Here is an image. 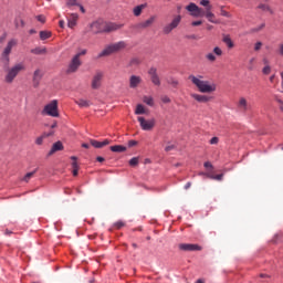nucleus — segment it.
<instances>
[{
  "label": "nucleus",
  "instance_id": "c9c22d12",
  "mask_svg": "<svg viewBox=\"0 0 283 283\" xmlns=\"http://www.w3.org/2000/svg\"><path fill=\"white\" fill-rule=\"evenodd\" d=\"M85 54H87L86 49H81V50L75 54V56H76L77 59H81V56H85Z\"/></svg>",
  "mask_w": 283,
  "mask_h": 283
},
{
  "label": "nucleus",
  "instance_id": "393cba45",
  "mask_svg": "<svg viewBox=\"0 0 283 283\" xmlns=\"http://www.w3.org/2000/svg\"><path fill=\"white\" fill-rule=\"evenodd\" d=\"M76 21H78V14L72 13L71 18L67 20L69 28H76Z\"/></svg>",
  "mask_w": 283,
  "mask_h": 283
},
{
  "label": "nucleus",
  "instance_id": "72a5a7b5",
  "mask_svg": "<svg viewBox=\"0 0 283 283\" xmlns=\"http://www.w3.org/2000/svg\"><path fill=\"white\" fill-rule=\"evenodd\" d=\"M220 14H221V17H226L227 19H231V13H229V11L224 10V7L220 8Z\"/></svg>",
  "mask_w": 283,
  "mask_h": 283
},
{
  "label": "nucleus",
  "instance_id": "f8f14e48",
  "mask_svg": "<svg viewBox=\"0 0 283 283\" xmlns=\"http://www.w3.org/2000/svg\"><path fill=\"white\" fill-rule=\"evenodd\" d=\"M180 251H201L202 248L193 243H181L179 244Z\"/></svg>",
  "mask_w": 283,
  "mask_h": 283
},
{
  "label": "nucleus",
  "instance_id": "f704fd0d",
  "mask_svg": "<svg viewBox=\"0 0 283 283\" xmlns=\"http://www.w3.org/2000/svg\"><path fill=\"white\" fill-rule=\"evenodd\" d=\"M262 74H264L265 76H269V74H271V65H265L262 69Z\"/></svg>",
  "mask_w": 283,
  "mask_h": 283
},
{
  "label": "nucleus",
  "instance_id": "bb28decb",
  "mask_svg": "<svg viewBox=\"0 0 283 283\" xmlns=\"http://www.w3.org/2000/svg\"><path fill=\"white\" fill-rule=\"evenodd\" d=\"M146 7H147V4H139V6L135 7L133 9V14L135 17H140V14H143V10H145Z\"/></svg>",
  "mask_w": 283,
  "mask_h": 283
},
{
  "label": "nucleus",
  "instance_id": "774afa93",
  "mask_svg": "<svg viewBox=\"0 0 283 283\" xmlns=\"http://www.w3.org/2000/svg\"><path fill=\"white\" fill-rule=\"evenodd\" d=\"M60 28H65V21L63 20L60 21Z\"/></svg>",
  "mask_w": 283,
  "mask_h": 283
},
{
  "label": "nucleus",
  "instance_id": "5fc2aeb1",
  "mask_svg": "<svg viewBox=\"0 0 283 283\" xmlns=\"http://www.w3.org/2000/svg\"><path fill=\"white\" fill-rule=\"evenodd\" d=\"M203 167H206V169H213V165H211V163H209V161H206L203 164Z\"/></svg>",
  "mask_w": 283,
  "mask_h": 283
},
{
  "label": "nucleus",
  "instance_id": "a878e982",
  "mask_svg": "<svg viewBox=\"0 0 283 283\" xmlns=\"http://www.w3.org/2000/svg\"><path fill=\"white\" fill-rule=\"evenodd\" d=\"M111 151H114L115 154H123V151H127V147L123 145L111 146Z\"/></svg>",
  "mask_w": 283,
  "mask_h": 283
},
{
  "label": "nucleus",
  "instance_id": "20e7f679",
  "mask_svg": "<svg viewBox=\"0 0 283 283\" xmlns=\"http://www.w3.org/2000/svg\"><path fill=\"white\" fill-rule=\"evenodd\" d=\"M19 45V40L15 38H11L8 40L6 46L3 48L0 56L1 63L4 65H10V54H12V50Z\"/></svg>",
  "mask_w": 283,
  "mask_h": 283
},
{
  "label": "nucleus",
  "instance_id": "c03bdc74",
  "mask_svg": "<svg viewBox=\"0 0 283 283\" xmlns=\"http://www.w3.org/2000/svg\"><path fill=\"white\" fill-rule=\"evenodd\" d=\"M43 140H45V137H43V135H41L40 137H38L35 139V145H43Z\"/></svg>",
  "mask_w": 283,
  "mask_h": 283
},
{
  "label": "nucleus",
  "instance_id": "4c0bfd02",
  "mask_svg": "<svg viewBox=\"0 0 283 283\" xmlns=\"http://www.w3.org/2000/svg\"><path fill=\"white\" fill-rule=\"evenodd\" d=\"M209 178H211V180H222V178H224V175L223 174H220V175H210Z\"/></svg>",
  "mask_w": 283,
  "mask_h": 283
},
{
  "label": "nucleus",
  "instance_id": "412c9836",
  "mask_svg": "<svg viewBox=\"0 0 283 283\" xmlns=\"http://www.w3.org/2000/svg\"><path fill=\"white\" fill-rule=\"evenodd\" d=\"M91 145H92L93 147H95V149H101V148H103V147L109 145V142H108V139H105L104 142H98V140H96V139H92V140H91Z\"/></svg>",
  "mask_w": 283,
  "mask_h": 283
},
{
  "label": "nucleus",
  "instance_id": "ddd939ff",
  "mask_svg": "<svg viewBox=\"0 0 283 283\" xmlns=\"http://www.w3.org/2000/svg\"><path fill=\"white\" fill-rule=\"evenodd\" d=\"M90 28L93 34H99V32H105V29H103V24L99 21L91 23Z\"/></svg>",
  "mask_w": 283,
  "mask_h": 283
},
{
  "label": "nucleus",
  "instance_id": "9b49d317",
  "mask_svg": "<svg viewBox=\"0 0 283 283\" xmlns=\"http://www.w3.org/2000/svg\"><path fill=\"white\" fill-rule=\"evenodd\" d=\"M148 74L150 76L153 85H157L158 87H160V76H158V70L156 67H150L148 70Z\"/></svg>",
  "mask_w": 283,
  "mask_h": 283
},
{
  "label": "nucleus",
  "instance_id": "e2e57ef3",
  "mask_svg": "<svg viewBox=\"0 0 283 283\" xmlns=\"http://www.w3.org/2000/svg\"><path fill=\"white\" fill-rule=\"evenodd\" d=\"M96 160H97V163H105V158L104 157H97Z\"/></svg>",
  "mask_w": 283,
  "mask_h": 283
},
{
  "label": "nucleus",
  "instance_id": "338daca9",
  "mask_svg": "<svg viewBox=\"0 0 283 283\" xmlns=\"http://www.w3.org/2000/svg\"><path fill=\"white\" fill-rule=\"evenodd\" d=\"M191 188V182H187L186 185H185V189H190Z\"/></svg>",
  "mask_w": 283,
  "mask_h": 283
},
{
  "label": "nucleus",
  "instance_id": "7ed1b4c3",
  "mask_svg": "<svg viewBox=\"0 0 283 283\" xmlns=\"http://www.w3.org/2000/svg\"><path fill=\"white\" fill-rule=\"evenodd\" d=\"M24 70L25 64L23 62L13 64L12 66L6 70L4 82L9 85L14 83V78H17L19 74H21V72H24Z\"/></svg>",
  "mask_w": 283,
  "mask_h": 283
},
{
  "label": "nucleus",
  "instance_id": "7c9ffc66",
  "mask_svg": "<svg viewBox=\"0 0 283 283\" xmlns=\"http://www.w3.org/2000/svg\"><path fill=\"white\" fill-rule=\"evenodd\" d=\"M143 103H145L149 107H154V97L146 95L143 97Z\"/></svg>",
  "mask_w": 283,
  "mask_h": 283
},
{
  "label": "nucleus",
  "instance_id": "680f3d73",
  "mask_svg": "<svg viewBox=\"0 0 283 283\" xmlns=\"http://www.w3.org/2000/svg\"><path fill=\"white\" fill-rule=\"evenodd\" d=\"M281 76V87H282V93H283V72L280 73Z\"/></svg>",
  "mask_w": 283,
  "mask_h": 283
},
{
  "label": "nucleus",
  "instance_id": "a18cd8bd",
  "mask_svg": "<svg viewBox=\"0 0 283 283\" xmlns=\"http://www.w3.org/2000/svg\"><path fill=\"white\" fill-rule=\"evenodd\" d=\"M209 3H210L209 0H201V1H200V6H203V8H207V9H208V8H211V7L209 6Z\"/></svg>",
  "mask_w": 283,
  "mask_h": 283
},
{
  "label": "nucleus",
  "instance_id": "9d476101",
  "mask_svg": "<svg viewBox=\"0 0 283 283\" xmlns=\"http://www.w3.org/2000/svg\"><path fill=\"white\" fill-rule=\"evenodd\" d=\"M180 21H182L181 15L175 17L169 24L164 27V34H171V31L176 30V28H178V25H180Z\"/></svg>",
  "mask_w": 283,
  "mask_h": 283
},
{
  "label": "nucleus",
  "instance_id": "37998d69",
  "mask_svg": "<svg viewBox=\"0 0 283 283\" xmlns=\"http://www.w3.org/2000/svg\"><path fill=\"white\" fill-rule=\"evenodd\" d=\"M66 6L72 8V6H78V2H76V0H66Z\"/></svg>",
  "mask_w": 283,
  "mask_h": 283
},
{
  "label": "nucleus",
  "instance_id": "8fccbe9b",
  "mask_svg": "<svg viewBox=\"0 0 283 283\" xmlns=\"http://www.w3.org/2000/svg\"><path fill=\"white\" fill-rule=\"evenodd\" d=\"M219 142H220V139L218 137H212L210 139V145H218Z\"/></svg>",
  "mask_w": 283,
  "mask_h": 283
},
{
  "label": "nucleus",
  "instance_id": "e433bc0d",
  "mask_svg": "<svg viewBox=\"0 0 283 283\" xmlns=\"http://www.w3.org/2000/svg\"><path fill=\"white\" fill-rule=\"evenodd\" d=\"M168 83L169 85H172V87H177L178 85V80L174 78V77H169L168 78Z\"/></svg>",
  "mask_w": 283,
  "mask_h": 283
},
{
  "label": "nucleus",
  "instance_id": "dca6fc26",
  "mask_svg": "<svg viewBox=\"0 0 283 283\" xmlns=\"http://www.w3.org/2000/svg\"><path fill=\"white\" fill-rule=\"evenodd\" d=\"M143 78H140V76L137 75H132L129 78V87L132 90H136V87H138V85H140Z\"/></svg>",
  "mask_w": 283,
  "mask_h": 283
},
{
  "label": "nucleus",
  "instance_id": "bf43d9fd",
  "mask_svg": "<svg viewBox=\"0 0 283 283\" xmlns=\"http://www.w3.org/2000/svg\"><path fill=\"white\" fill-rule=\"evenodd\" d=\"M279 54L280 56H283V43L279 46Z\"/></svg>",
  "mask_w": 283,
  "mask_h": 283
},
{
  "label": "nucleus",
  "instance_id": "39448f33",
  "mask_svg": "<svg viewBox=\"0 0 283 283\" xmlns=\"http://www.w3.org/2000/svg\"><path fill=\"white\" fill-rule=\"evenodd\" d=\"M43 116H51L52 118H59V101L52 99L42 109Z\"/></svg>",
  "mask_w": 283,
  "mask_h": 283
},
{
  "label": "nucleus",
  "instance_id": "13d9d810",
  "mask_svg": "<svg viewBox=\"0 0 283 283\" xmlns=\"http://www.w3.org/2000/svg\"><path fill=\"white\" fill-rule=\"evenodd\" d=\"M138 143L136 140H129L128 142V147H134L136 146Z\"/></svg>",
  "mask_w": 283,
  "mask_h": 283
},
{
  "label": "nucleus",
  "instance_id": "0eeeda50",
  "mask_svg": "<svg viewBox=\"0 0 283 283\" xmlns=\"http://www.w3.org/2000/svg\"><path fill=\"white\" fill-rule=\"evenodd\" d=\"M137 120L139 123L140 128L144 132H151L154 127H156V119L150 118V119H145V117H137Z\"/></svg>",
  "mask_w": 283,
  "mask_h": 283
},
{
  "label": "nucleus",
  "instance_id": "ea45409f",
  "mask_svg": "<svg viewBox=\"0 0 283 283\" xmlns=\"http://www.w3.org/2000/svg\"><path fill=\"white\" fill-rule=\"evenodd\" d=\"M71 160H73V163H72L73 169H78V163H76V160H77L76 156H72Z\"/></svg>",
  "mask_w": 283,
  "mask_h": 283
},
{
  "label": "nucleus",
  "instance_id": "6ab92c4d",
  "mask_svg": "<svg viewBox=\"0 0 283 283\" xmlns=\"http://www.w3.org/2000/svg\"><path fill=\"white\" fill-rule=\"evenodd\" d=\"M41 78H43V73L41 72V70L38 69L33 73L34 87H39V83H41Z\"/></svg>",
  "mask_w": 283,
  "mask_h": 283
},
{
  "label": "nucleus",
  "instance_id": "f257e3e1",
  "mask_svg": "<svg viewBox=\"0 0 283 283\" xmlns=\"http://www.w3.org/2000/svg\"><path fill=\"white\" fill-rule=\"evenodd\" d=\"M188 78L197 86L201 94H212V92L218 90V85H216V83L202 80V75H189Z\"/></svg>",
  "mask_w": 283,
  "mask_h": 283
},
{
  "label": "nucleus",
  "instance_id": "052dcab7",
  "mask_svg": "<svg viewBox=\"0 0 283 283\" xmlns=\"http://www.w3.org/2000/svg\"><path fill=\"white\" fill-rule=\"evenodd\" d=\"M7 36H8L7 33L2 34V35L0 36V43H3V41H6V38H7Z\"/></svg>",
  "mask_w": 283,
  "mask_h": 283
},
{
  "label": "nucleus",
  "instance_id": "cd10ccee",
  "mask_svg": "<svg viewBox=\"0 0 283 283\" xmlns=\"http://www.w3.org/2000/svg\"><path fill=\"white\" fill-rule=\"evenodd\" d=\"M75 103H76V105H78V107H90V105H92L91 101L83 99V98L75 101Z\"/></svg>",
  "mask_w": 283,
  "mask_h": 283
},
{
  "label": "nucleus",
  "instance_id": "58836bf2",
  "mask_svg": "<svg viewBox=\"0 0 283 283\" xmlns=\"http://www.w3.org/2000/svg\"><path fill=\"white\" fill-rule=\"evenodd\" d=\"M213 54H216V56H222V49H220V46H216L213 49Z\"/></svg>",
  "mask_w": 283,
  "mask_h": 283
},
{
  "label": "nucleus",
  "instance_id": "c85d7f7f",
  "mask_svg": "<svg viewBox=\"0 0 283 283\" xmlns=\"http://www.w3.org/2000/svg\"><path fill=\"white\" fill-rule=\"evenodd\" d=\"M31 54H36V55L48 54V49L38 46V48L31 50Z\"/></svg>",
  "mask_w": 283,
  "mask_h": 283
},
{
  "label": "nucleus",
  "instance_id": "b1692460",
  "mask_svg": "<svg viewBox=\"0 0 283 283\" xmlns=\"http://www.w3.org/2000/svg\"><path fill=\"white\" fill-rule=\"evenodd\" d=\"M222 41L227 45V48H229V50L235 46V44L233 43V40H231V35L229 34H223Z\"/></svg>",
  "mask_w": 283,
  "mask_h": 283
},
{
  "label": "nucleus",
  "instance_id": "423d86ee",
  "mask_svg": "<svg viewBox=\"0 0 283 283\" xmlns=\"http://www.w3.org/2000/svg\"><path fill=\"white\" fill-rule=\"evenodd\" d=\"M186 10L190 13V17H193L195 19L205 17V9L198 7V4L190 2Z\"/></svg>",
  "mask_w": 283,
  "mask_h": 283
},
{
  "label": "nucleus",
  "instance_id": "4468645a",
  "mask_svg": "<svg viewBox=\"0 0 283 283\" xmlns=\"http://www.w3.org/2000/svg\"><path fill=\"white\" fill-rule=\"evenodd\" d=\"M203 17H206V19H208L209 23H214V24L220 23V20H216V14L213 12H211V7H208Z\"/></svg>",
  "mask_w": 283,
  "mask_h": 283
},
{
  "label": "nucleus",
  "instance_id": "69168bd1",
  "mask_svg": "<svg viewBox=\"0 0 283 283\" xmlns=\"http://www.w3.org/2000/svg\"><path fill=\"white\" fill-rule=\"evenodd\" d=\"M275 81V74L270 76V83H273Z\"/></svg>",
  "mask_w": 283,
  "mask_h": 283
},
{
  "label": "nucleus",
  "instance_id": "a211bd4d",
  "mask_svg": "<svg viewBox=\"0 0 283 283\" xmlns=\"http://www.w3.org/2000/svg\"><path fill=\"white\" fill-rule=\"evenodd\" d=\"M155 21H156V17H150L148 20H146L144 22H139L137 24V28L139 30H145V28H149Z\"/></svg>",
  "mask_w": 283,
  "mask_h": 283
},
{
  "label": "nucleus",
  "instance_id": "79ce46f5",
  "mask_svg": "<svg viewBox=\"0 0 283 283\" xmlns=\"http://www.w3.org/2000/svg\"><path fill=\"white\" fill-rule=\"evenodd\" d=\"M129 165H130V167H136V165H138V157H133L129 160Z\"/></svg>",
  "mask_w": 283,
  "mask_h": 283
},
{
  "label": "nucleus",
  "instance_id": "1a4fd4ad",
  "mask_svg": "<svg viewBox=\"0 0 283 283\" xmlns=\"http://www.w3.org/2000/svg\"><path fill=\"white\" fill-rule=\"evenodd\" d=\"M103 76H105V73L103 71L95 72L91 82L92 90H99L101 85H103Z\"/></svg>",
  "mask_w": 283,
  "mask_h": 283
},
{
  "label": "nucleus",
  "instance_id": "aec40b11",
  "mask_svg": "<svg viewBox=\"0 0 283 283\" xmlns=\"http://www.w3.org/2000/svg\"><path fill=\"white\" fill-rule=\"evenodd\" d=\"M258 10H261V12H269V14H275V11H273V8L266 3H259L256 7Z\"/></svg>",
  "mask_w": 283,
  "mask_h": 283
},
{
  "label": "nucleus",
  "instance_id": "de8ad7c7",
  "mask_svg": "<svg viewBox=\"0 0 283 283\" xmlns=\"http://www.w3.org/2000/svg\"><path fill=\"white\" fill-rule=\"evenodd\" d=\"M259 50H262V42H256V43L254 44V51H255V52H259Z\"/></svg>",
  "mask_w": 283,
  "mask_h": 283
},
{
  "label": "nucleus",
  "instance_id": "09e8293b",
  "mask_svg": "<svg viewBox=\"0 0 283 283\" xmlns=\"http://www.w3.org/2000/svg\"><path fill=\"white\" fill-rule=\"evenodd\" d=\"M265 25L266 24L262 23L260 27H256V28L252 29V32H260V30H264Z\"/></svg>",
  "mask_w": 283,
  "mask_h": 283
},
{
  "label": "nucleus",
  "instance_id": "473e14b6",
  "mask_svg": "<svg viewBox=\"0 0 283 283\" xmlns=\"http://www.w3.org/2000/svg\"><path fill=\"white\" fill-rule=\"evenodd\" d=\"M38 169L31 171V172H28L24 177H23V181L24 182H30V178H32V176H34L36 174Z\"/></svg>",
  "mask_w": 283,
  "mask_h": 283
},
{
  "label": "nucleus",
  "instance_id": "a19ab883",
  "mask_svg": "<svg viewBox=\"0 0 283 283\" xmlns=\"http://www.w3.org/2000/svg\"><path fill=\"white\" fill-rule=\"evenodd\" d=\"M206 59H207L208 61H210L211 63H213V61H216V54H213V53H208V54L206 55Z\"/></svg>",
  "mask_w": 283,
  "mask_h": 283
},
{
  "label": "nucleus",
  "instance_id": "3c124183",
  "mask_svg": "<svg viewBox=\"0 0 283 283\" xmlns=\"http://www.w3.org/2000/svg\"><path fill=\"white\" fill-rule=\"evenodd\" d=\"M42 135L44 138H50V136H54V130H51L49 133H43Z\"/></svg>",
  "mask_w": 283,
  "mask_h": 283
},
{
  "label": "nucleus",
  "instance_id": "2f4dec72",
  "mask_svg": "<svg viewBox=\"0 0 283 283\" xmlns=\"http://www.w3.org/2000/svg\"><path fill=\"white\" fill-rule=\"evenodd\" d=\"M50 36H52V32H50V31H41L40 32L41 41H46V39H50Z\"/></svg>",
  "mask_w": 283,
  "mask_h": 283
},
{
  "label": "nucleus",
  "instance_id": "c756f323",
  "mask_svg": "<svg viewBox=\"0 0 283 283\" xmlns=\"http://www.w3.org/2000/svg\"><path fill=\"white\" fill-rule=\"evenodd\" d=\"M135 114L136 116H140V114H147V109H145V106L143 104H137Z\"/></svg>",
  "mask_w": 283,
  "mask_h": 283
},
{
  "label": "nucleus",
  "instance_id": "864d4df0",
  "mask_svg": "<svg viewBox=\"0 0 283 283\" xmlns=\"http://www.w3.org/2000/svg\"><path fill=\"white\" fill-rule=\"evenodd\" d=\"M191 25H192L193 28H196V27H198V25H202V21H200V20H198V21H192V22H191Z\"/></svg>",
  "mask_w": 283,
  "mask_h": 283
},
{
  "label": "nucleus",
  "instance_id": "5701e85b",
  "mask_svg": "<svg viewBox=\"0 0 283 283\" xmlns=\"http://www.w3.org/2000/svg\"><path fill=\"white\" fill-rule=\"evenodd\" d=\"M120 28H123V24L108 23L106 24L104 32H114L116 30H120Z\"/></svg>",
  "mask_w": 283,
  "mask_h": 283
},
{
  "label": "nucleus",
  "instance_id": "6e6d98bb",
  "mask_svg": "<svg viewBox=\"0 0 283 283\" xmlns=\"http://www.w3.org/2000/svg\"><path fill=\"white\" fill-rule=\"evenodd\" d=\"M36 19H38V21H40V23H45V17L38 15Z\"/></svg>",
  "mask_w": 283,
  "mask_h": 283
},
{
  "label": "nucleus",
  "instance_id": "f03ea898",
  "mask_svg": "<svg viewBox=\"0 0 283 283\" xmlns=\"http://www.w3.org/2000/svg\"><path fill=\"white\" fill-rule=\"evenodd\" d=\"M127 48V42L119 41L112 44L106 45L96 56V59H105V56H112V54H116V52H122Z\"/></svg>",
  "mask_w": 283,
  "mask_h": 283
},
{
  "label": "nucleus",
  "instance_id": "f3484780",
  "mask_svg": "<svg viewBox=\"0 0 283 283\" xmlns=\"http://www.w3.org/2000/svg\"><path fill=\"white\" fill-rule=\"evenodd\" d=\"M238 108L240 109V112H249V102L244 97H240L238 102Z\"/></svg>",
  "mask_w": 283,
  "mask_h": 283
},
{
  "label": "nucleus",
  "instance_id": "49530a36",
  "mask_svg": "<svg viewBox=\"0 0 283 283\" xmlns=\"http://www.w3.org/2000/svg\"><path fill=\"white\" fill-rule=\"evenodd\" d=\"M161 103H171V98H169V96H167V95H164V96H161Z\"/></svg>",
  "mask_w": 283,
  "mask_h": 283
},
{
  "label": "nucleus",
  "instance_id": "6e6552de",
  "mask_svg": "<svg viewBox=\"0 0 283 283\" xmlns=\"http://www.w3.org/2000/svg\"><path fill=\"white\" fill-rule=\"evenodd\" d=\"M81 65H83L81 59H78L76 55H73L66 70L67 74H74L78 72V67H81Z\"/></svg>",
  "mask_w": 283,
  "mask_h": 283
},
{
  "label": "nucleus",
  "instance_id": "4be33fe9",
  "mask_svg": "<svg viewBox=\"0 0 283 283\" xmlns=\"http://www.w3.org/2000/svg\"><path fill=\"white\" fill-rule=\"evenodd\" d=\"M56 151H63V143L61 142L54 143L51 150L49 151V156L56 154Z\"/></svg>",
  "mask_w": 283,
  "mask_h": 283
},
{
  "label": "nucleus",
  "instance_id": "0e129e2a",
  "mask_svg": "<svg viewBox=\"0 0 283 283\" xmlns=\"http://www.w3.org/2000/svg\"><path fill=\"white\" fill-rule=\"evenodd\" d=\"M73 176H78V168H73Z\"/></svg>",
  "mask_w": 283,
  "mask_h": 283
},
{
  "label": "nucleus",
  "instance_id": "4d7b16f0",
  "mask_svg": "<svg viewBox=\"0 0 283 283\" xmlns=\"http://www.w3.org/2000/svg\"><path fill=\"white\" fill-rule=\"evenodd\" d=\"M115 227H117V229H120V227H125V223L123 221H117L115 223Z\"/></svg>",
  "mask_w": 283,
  "mask_h": 283
},
{
  "label": "nucleus",
  "instance_id": "603ef678",
  "mask_svg": "<svg viewBox=\"0 0 283 283\" xmlns=\"http://www.w3.org/2000/svg\"><path fill=\"white\" fill-rule=\"evenodd\" d=\"M174 149H176V146H175V145H169V146H166V147H165V151H171V150H174Z\"/></svg>",
  "mask_w": 283,
  "mask_h": 283
},
{
  "label": "nucleus",
  "instance_id": "2eb2a0df",
  "mask_svg": "<svg viewBox=\"0 0 283 283\" xmlns=\"http://www.w3.org/2000/svg\"><path fill=\"white\" fill-rule=\"evenodd\" d=\"M191 98L197 101V103H209V101H211V96L200 95V94H197V93H192Z\"/></svg>",
  "mask_w": 283,
  "mask_h": 283
}]
</instances>
